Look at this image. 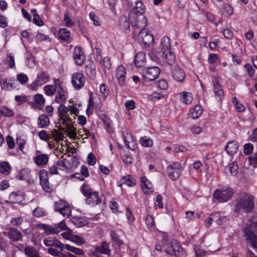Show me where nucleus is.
<instances>
[{
	"label": "nucleus",
	"instance_id": "nucleus-1",
	"mask_svg": "<svg viewBox=\"0 0 257 257\" xmlns=\"http://www.w3.org/2000/svg\"><path fill=\"white\" fill-rule=\"evenodd\" d=\"M127 7L130 9L129 18L133 28L143 29L147 25V18L143 14L145 12V7L139 1L134 4L127 2Z\"/></svg>",
	"mask_w": 257,
	"mask_h": 257
},
{
	"label": "nucleus",
	"instance_id": "nucleus-2",
	"mask_svg": "<svg viewBox=\"0 0 257 257\" xmlns=\"http://www.w3.org/2000/svg\"><path fill=\"white\" fill-rule=\"evenodd\" d=\"M254 207V197L252 195L244 193L240 194L236 200L234 211L240 212L241 210L245 212H251Z\"/></svg>",
	"mask_w": 257,
	"mask_h": 257
},
{
	"label": "nucleus",
	"instance_id": "nucleus-3",
	"mask_svg": "<svg viewBox=\"0 0 257 257\" xmlns=\"http://www.w3.org/2000/svg\"><path fill=\"white\" fill-rule=\"evenodd\" d=\"M244 236L249 241L251 246L257 248V221L249 220L244 228Z\"/></svg>",
	"mask_w": 257,
	"mask_h": 257
},
{
	"label": "nucleus",
	"instance_id": "nucleus-4",
	"mask_svg": "<svg viewBox=\"0 0 257 257\" xmlns=\"http://www.w3.org/2000/svg\"><path fill=\"white\" fill-rule=\"evenodd\" d=\"M151 58L159 63H163L164 64L172 65L176 61V56L171 51L163 52L161 54H156L154 52L149 53Z\"/></svg>",
	"mask_w": 257,
	"mask_h": 257
},
{
	"label": "nucleus",
	"instance_id": "nucleus-5",
	"mask_svg": "<svg viewBox=\"0 0 257 257\" xmlns=\"http://www.w3.org/2000/svg\"><path fill=\"white\" fill-rule=\"evenodd\" d=\"M134 29V33H137V31L140 30L138 34V41L146 49H151L154 42L153 35L149 33L144 28L138 29L133 28Z\"/></svg>",
	"mask_w": 257,
	"mask_h": 257
},
{
	"label": "nucleus",
	"instance_id": "nucleus-6",
	"mask_svg": "<svg viewBox=\"0 0 257 257\" xmlns=\"http://www.w3.org/2000/svg\"><path fill=\"white\" fill-rule=\"evenodd\" d=\"M164 247L166 252L170 255H174L177 257H186L187 255L186 251L176 240L165 244Z\"/></svg>",
	"mask_w": 257,
	"mask_h": 257
},
{
	"label": "nucleus",
	"instance_id": "nucleus-7",
	"mask_svg": "<svg viewBox=\"0 0 257 257\" xmlns=\"http://www.w3.org/2000/svg\"><path fill=\"white\" fill-rule=\"evenodd\" d=\"M50 79L49 74L47 72L42 71L38 73L36 79L32 83L27 85V87L31 90L37 91L39 87L48 82Z\"/></svg>",
	"mask_w": 257,
	"mask_h": 257
},
{
	"label": "nucleus",
	"instance_id": "nucleus-8",
	"mask_svg": "<svg viewBox=\"0 0 257 257\" xmlns=\"http://www.w3.org/2000/svg\"><path fill=\"white\" fill-rule=\"evenodd\" d=\"M234 192L231 188L217 189L213 194V198L220 202H225L231 198Z\"/></svg>",
	"mask_w": 257,
	"mask_h": 257
},
{
	"label": "nucleus",
	"instance_id": "nucleus-9",
	"mask_svg": "<svg viewBox=\"0 0 257 257\" xmlns=\"http://www.w3.org/2000/svg\"><path fill=\"white\" fill-rule=\"evenodd\" d=\"M160 73V69L156 66L145 68L142 70L143 77L148 81H153L157 78Z\"/></svg>",
	"mask_w": 257,
	"mask_h": 257
},
{
	"label": "nucleus",
	"instance_id": "nucleus-10",
	"mask_svg": "<svg viewBox=\"0 0 257 257\" xmlns=\"http://www.w3.org/2000/svg\"><path fill=\"white\" fill-rule=\"evenodd\" d=\"M54 210L58 211L64 217H69L71 213V209L68 203L62 200H59L55 202Z\"/></svg>",
	"mask_w": 257,
	"mask_h": 257
},
{
	"label": "nucleus",
	"instance_id": "nucleus-11",
	"mask_svg": "<svg viewBox=\"0 0 257 257\" xmlns=\"http://www.w3.org/2000/svg\"><path fill=\"white\" fill-rule=\"evenodd\" d=\"M183 169V167L180 163L175 162L167 167L168 175L172 180H177L180 177Z\"/></svg>",
	"mask_w": 257,
	"mask_h": 257
},
{
	"label": "nucleus",
	"instance_id": "nucleus-12",
	"mask_svg": "<svg viewBox=\"0 0 257 257\" xmlns=\"http://www.w3.org/2000/svg\"><path fill=\"white\" fill-rule=\"evenodd\" d=\"M58 111L59 113L62 115L63 118H67L70 121H72V119L68 114V112H70L71 114L76 115L79 112V110L74 105H69L68 107H66L62 104L58 107Z\"/></svg>",
	"mask_w": 257,
	"mask_h": 257
},
{
	"label": "nucleus",
	"instance_id": "nucleus-13",
	"mask_svg": "<svg viewBox=\"0 0 257 257\" xmlns=\"http://www.w3.org/2000/svg\"><path fill=\"white\" fill-rule=\"evenodd\" d=\"M86 202L92 206L101 204L104 205L105 203V198L104 195L99 196L98 192H93L87 198Z\"/></svg>",
	"mask_w": 257,
	"mask_h": 257
},
{
	"label": "nucleus",
	"instance_id": "nucleus-14",
	"mask_svg": "<svg viewBox=\"0 0 257 257\" xmlns=\"http://www.w3.org/2000/svg\"><path fill=\"white\" fill-rule=\"evenodd\" d=\"M71 82L73 87L76 89L79 90L84 86L85 83V78L82 73L76 72L72 75Z\"/></svg>",
	"mask_w": 257,
	"mask_h": 257
},
{
	"label": "nucleus",
	"instance_id": "nucleus-15",
	"mask_svg": "<svg viewBox=\"0 0 257 257\" xmlns=\"http://www.w3.org/2000/svg\"><path fill=\"white\" fill-rule=\"evenodd\" d=\"M77 162L75 157L70 155L67 156L66 158L57 162V165L60 170H64L73 167L74 163Z\"/></svg>",
	"mask_w": 257,
	"mask_h": 257
},
{
	"label": "nucleus",
	"instance_id": "nucleus-16",
	"mask_svg": "<svg viewBox=\"0 0 257 257\" xmlns=\"http://www.w3.org/2000/svg\"><path fill=\"white\" fill-rule=\"evenodd\" d=\"M122 136L126 147L128 149H134L135 148V143L134 138L132 136L130 130L127 128H124L122 131Z\"/></svg>",
	"mask_w": 257,
	"mask_h": 257
},
{
	"label": "nucleus",
	"instance_id": "nucleus-17",
	"mask_svg": "<svg viewBox=\"0 0 257 257\" xmlns=\"http://www.w3.org/2000/svg\"><path fill=\"white\" fill-rule=\"evenodd\" d=\"M40 183L43 190L47 192H50L51 188L49 185L48 174L46 171L41 170L39 173Z\"/></svg>",
	"mask_w": 257,
	"mask_h": 257
},
{
	"label": "nucleus",
	"instance_id": "nucleus-18",
	"mask_svg": "<svg viewBox=\"0 0 257 257\" xmlns=\"http://www.w3.org/2000/svg\"><path fill=\"white\" fill-rule=\"evenodd\" d=\"M4 234L7 236L13 241H18L22 240L23 235L16 228L10 227L8 229L7 232H4Z\"/></svg>",
	"mask_w": 257,
	"mask_h": 257
},
{
	"label": "nucleus",
	"instance_id": "nucleus-19",
	"mask_svg": "<svg viewBox=\"0 0 257 257\" xmlns=\"http://www.w3.org/2000/svg\"><path fill=\"white\" fill-rule=\"evenodd\" d=\"M212 82L214 93L217 99L219 101H221L224 97V91L222 86L219 83L218 78L214 77Z\"/></svg>",
	"mask_w": 257,
	"mask_h": 257
},
{
	"label": "nucleus",
	"instance_id": "nucleus-20",
	"mask_svg": "<svg viewBox=\"0 0 257 257\" xmlns=\"http://www.w3.org/2000/svg\"><path fill=\"white\" fill-rule=\"evenodd\" d=\"M126 69L122 65H120L116 68L115 76L121 86H124L126 85Z\"/></svg>",
	"mask_w": 257,
	"mask_h": 257
},
{
	"label": "nucleus",
	"instance_id": "nucleus-21",
	"mask_svg": "<svg viewBox=\"0 0 257 257\" xmlns=\"http://www.w3.org/2000/svg\"><path fill=\"white\" fill-rule=\"evenodd\" d=\"M57 91L56 92L57 95L55 96V100L58 103H63L66 101V98L65 96V91L62 86V84L59 83L58 82H55Z\"/></svg>",
	"mask_w": 257,
	"mask_h": 257
},
{
	"label": "nucleus",
	"instance_id": "nucleus-22",
	"mask_svg": "<svg viewBox=\"0 0 257 257\" xmlns=\"http://www.w3.org/2000/svg\"><path fill=\"white\" fill-rule=\"evenodd\" d=\"M141 187L143 191L146 194L152 193L153 191V186L152 184L149 181L145 176H142L141 178Z\"/></svg>",
	"mask_w": 257,
	"mask_h": 257
},
{
	"label": "nucleus",
	"instance_id": "nucleus-23",
	"mask_svg": "<svg viewBox=\"0 0 257 257\" xmlns=\"http://www.w3.org/2000/svg\"><path fill=\"white\" fill-rule=\"evenodd\" d=\"M173 78L177 81L181 82L185 78V73L178 66H175L171 71Z\"/></svg>",
	"mask_w": 257,
	"mask_h": 257
},
{
	"label": "nucleus",
	"instance_id": "nucleus-24",
	"mask_svg": "<svg viewBox=\"0 0 257 257\" xmlns=\"http://www.w3.org/2000/svg\"><path fill=\"white\" fill-rule=\"evenodd\" d=\"M99 253L109 255L111 253V249L109 248V244L106 241L102 242L99 245H94Z\"/></svg>",
	"mask_w": 257,
	"mask_h": 257
},
{
	"label": "nucleus",
	"instance_id": "nucleus-25",
	"mask_svg": "<svg viewBox=\"0 0 257 257\" xmlns=\"http://www.w3.org/2000/svg\"><path fill=\"white\" fill-rule=\"evenodd\" d=\"M15 80L13 78H4L0 81V85L3 89L11 90L14 88Z\"/></svg>",
	"mask_w": 257,
	"mask_h": 257
},
{
	"label": "nucleus",
	"instance_id": "nucleus-26",
	"mask_svg": "<svg viewBox=\"0 0 257 257\" xmlns=\"http://www.w3.org/2000/svg\"><path fill=\"white\" fill-rule=\"evenodd\" d=\"M73 58L76 64L81 65L83 63L84 56L81 48L79 47H75L74 49Z\"/></svg>",
	"mask_w": 257,
	"mask_h": 257
},
{
	"label": "nucleus",
	"instance_id": "nucleus-27",
	"mask_svg": "<svg viewBox=\"0 0 257 257\" xmlns=\"http://www.w3.org/2000/svg\"><path fill=\"white\" fill-rule=\"evenodd\" d=\"M161 50L160 52L157 53V54H161L163 52L171 51V44L170 42V39L165 36L162 38L161 41V45L160 46Z\"/></svg>",
	"mask_w": 257,
	"mask_h": 257
},
{
	"label": "nucleus",
	"instance_id": "nucleus-28",
	"mask_svg": "<svg viewBox=\"0 0 257 257\" xmlns=\"http://www.w3.org/2000/svg\"><path fill=\"white\" fill-rule=\"evenodd\" d=\"M59 82V83L62 84V82L59 79L56 78L53 79L54 85H47L44 87V91L45 94L48 96H52L54 95L55 92L57 91V88L56 87L55 82Z\"/></svg>",
	"mask_w": 257,
	"mask_h": 257
},
{
	"label": "nucleus",
	"instance_id": "nucleus-29",
	"mask_svg": "<svg viewBox=\"0 0 257 257\" xmlns=\"http://www.w3.org/2000/svg\"><path fill=\"white\" fill-rule=\"evenodd\" d=\"M135 65L136 67L140 68L144 67L146 64V54L140 52L137 54L134 59Z\"/></svg>",
	"mask_w": 257,
	"mask_h": 257
},
{
	"label": "nucleus",
	"instance_id": "nucleus-30",
	"mask_svg": "<svg viewBox=\"0 0 257 257\" xmlns=\"http://www.w3.org/2000/svg\"><path fill=\"white\" fill-rule=\"evenodd\" d=\"M58 37L62 41L70 42L71 37L70 33L66 28H61L59 29Z\"/></svg>",
	"mask_w": 257,
	"mask_h": 257
},
{
	"label": "nucleus",
	"instance_id": "nucleus-31",
	"mask_svg": "<svg viewBox=\"0 0 257 257\" xmlns=\"http://www.w3.org/2000/svg\"><path fill=\"white\" fill-rule=\"evenodd\" d=\"M225 149L228 154L234 155L238 150V144L235 141H230L227 144Z\"/></svg>",
	"mask_w": 257,
	"mask_h": 257
},
{
	"label": "nucleus",
	"instance_id": "nucleus-32",
	"mask_svg": "<svg viewBox=\"0 0 257 257\" xmlns=\"http://www.w3.org/2000/svg\"><path fill=\"white\" fill-rule=\"evenodd\" d=\"M130 23L131 22L129 18L122 17L119 20V27L123 32L127 33L130 31Z\"/></svg>",
	"mask_w": 257,
	"mask_h": 257
},
{
	"label": "nucleus",
	"instance_id": "nucleus-33",
	"mask_svg": "<svg viewBox=\"0 0 257 257\" xmlns=\"http://www.w3.org/2000/svg\"><path fill=\"white\" fill-rule=\"evenodd\" d=\"M85 72L90 79H93L96 74L95 64L91 62H88L85 65Z\"/></svg>",
	"mask_w": 257,
	"mask_h": 257
},
{
	"label": "nucleus",
	"instance_id": "nucleus-34",
	"mask_svg": "<svg viewBox=\"0 0 257 257\" xmlns=\"http://www.w3.org/2000/svg\"><path fill=\"white\" fill-rule=\"evenodd\" d=\"M193 99V95L191 92L183 91L180 94V100L184 104H189L191 103Z\"/></svg>",
	"mask_w": 257,
	"mask_h": 257
},
{
	"label": "nucleus",
	"instance_id": "nucleus-35",
	"mask_svg": "<svg viewBox=\"0 0 257 257\" xmlns=\"http://www.w3.org/2000/svg\"><path fill=\"white\" fill-rule=\"evenodd\" d=\"M202 107L200 105H196L189 111V116L192 118H198L202 113Z\"/></svg>",
	"mask_w": 257,
	"mask_h": 257
},
{
	"label": "nucleus",
	"instance_id": "nucleus-36",
	"mask_svg": "<svg viewBox=\"0 0 257 257\" xmlns=\"http://www.w3.org/2000/svg\"><path fill=\"white\" fill-rule=\"evenodd\" d=\"M50 123V119L48 116L45 114H41L38 118L37 124L40 128H45Z\"/></svg>",
	"mask_w": 257,
	"mask_h": 257
},
{
	"label": "nucleus",
	"instance_id": "nucleus-37",
	"mask_svg": "<svg viewBox=\"0 0 257 257\" xmlns=\"http://www.w3.org/2000/svg\"><path fill=\"white\" fill-rule=\"evenodd\" d=\"M49 160V157L47 154H41L36 156L34 158V161L37 166L46 165Z\"/></svg>",
	"mask_w": 257,
	"mask_h": 257
},
{
	"label": "nucleus",
	"instance_id": "nucleus-38",
	"mask_svg": "<svg viewBox=\"0 0 257 257\" xmlns=\"http://www.w3.org/2000/svg\"><path fill=\"white\" fill-rule=\"evenodd\" d=\"M71 222L77 227H81L87 224V221L83 217H73Z\"/></svg>",
	"mask_w": 257,
	"mask_h": 257
},
{
	"label": "nucleus",
	"instance_id": "nucleus-39",
	"mask_svg": "<svg viewBox=\"0 0 257 257\" xmlns=\"http://www.w3.org/2000/svg\"><path fill=\"white\" fill-rule=\"evenodd\" d=\"M121 180L123 184L130 187H133L136 184L135 178L130 175L122 177Z\"/></svg>",
	"mask_w": 257,
	"mask_h": 257
},
{
	"label": "nucleus",
	"instance_id": "nucleus-40",
	"mask_svg": "<svg viewBox=\"0 0 257 257\" xmlns=\"http://www.w3.org/2000/svg\"><path fill=\"white\" fill-rule=\"evenodd\" d=\"M238 168L237 163L233 162L225 168V170L226 172L228 171L231 175L234 176L237 173Z\"/></svg>",
	"mask_w": 257,
	"mask_h": 257
},
{
	"label": "nucleus",
	"instance_id": "nucleus-41",
	"mask_svg": "<svg viewBox=\"0 0 257 257\" xmlns=\"http://www.w3.org/2000/svg\"><path fill=\"white\" fill-rule=\"evenodd\" d=\"M11 172V166L8 162L0 163V172L4 175H8Z\"/></svg>",
	"mask_w": 257,
	"mask_h": 257
},
{
	"label": "nucleus",
	"instance_id": "nucleus-42",
	"mask_svg": "<svg viewBox=\"0 0 257 257\" xmlns=\"http://www.w3.org/2000/svg\"><path fill=\"white\" fill-rule=\"evenodd\" d=\"M25 253L28 257H40L38 251L32 247H26Z\"/></svg>",
	"mask_w": 257,
	"mask_h": 257
},
{
	"label": "nucleus",
	"instance_id": "nucleus-43",
	"mask_svg": "<svg viewBox=\"0 0 257 257\" xmlns=\"http://www.w3.org/2000/svg\"><path fill=\"white\" fill-rule=\"evenodd\" d=\"M146 223L147 227L150 230L155 229V221L153 216L148 214L145 217Z\"/></svg>",
	"mask_w": 257,
	"mask_h": 257
},
{
	"label": "nucleus",
	"instance_id": "nucleus-44",
	"mask_svg": "<svg viewBox=\"0 0 257 257\" xmlns=\"http://www.w3.org/2000/svg\"><path fill=\"white\" fill-rule=\"evenodd\" d=\"M43 228L44 229L45 232L47 234H58L59 233L60 230L55 227H52L49 225L43 224Z\"/></svg>",
	"mask_w": 257,
	"mask_h": 257
},
{
	"label": "nucleus",
	"instance_id": "nucleus-45",
	"mask_svg": "<svg viewBox=\"0 0 257 257\" xmlns=\"http://www.w3.org/2000/svg\"><path fill=\"white\" fill-rule=\"evenodd\" d=\"M64 21L67 27H71L75 25V22L72 19V15L69 13H67L64 15Z\"/></svg>",
	"mask_w": 257,
	"mask_h": 257
},
{
	"label": "nucleus",
	"instance_id": "nucleus-46",
	"mask_svg": "<svg viewBox=\"0 0 257 257\" xmlns=\"http://www.w3.org/2000/svg\"><path fill=\"white\" fill-rule=\"evenodd\" d=\"M65 248L67 250L71 251L77 255H82L84 254V252L82 249L71 246L69 244H66Z\"/></svg>",
	"mask_w": 257,
	"mask_h": 257
},
{
	"label": "nucleus",
	"instance_id": "nucleus-47",
	"mask_svg": "<svg viewBox=\"0 0 257 257\" xmlns=\"http://www.w3.org/2000/svg\"><path fill=\"white\" fill-rule=\"evenodd\" d=\"M63 130L64 131L67 133V135L70 138L73 139H75L77 134L76 132V128L71 124L70 125H68V127L66 130H64V128Z\"/></svg>",
	"mask_w": 257,
	"mask_h": 257
},
{
	"label": "nucleus",
	"instance_id": "nucleus-48",
	"mask_svg": "<svg viewBox=\"0 0 257 257\" xmlns=\"http://www.w3.org/2000/svg\"><path fill=\"white\" fill-rule=\"evenodd\" d=\"M87 253L88 257H102L101 254L96 249V248H95L94 245L91 246L87 250Z\"/></svg>",
	"mask_w": 257,
	"mask_h": 257
},
{
	"label": "nucleus",
	"instance_id": "nucleus-49",
	"mask_svg": "<svg viewBox=\"0 0 257 257\" xmlns=\"http://www.w3.org/2000/svg\"><path fill=\"white\" fill-rule=\"evenodd\" d=\"M9 199L12 203H18L21 201V196L16 192H12L9 196Z\"/></svg>",
	"mask_w": 257,
	"mask_h": 257
},
{
	"label": "nucleus",
	"instance_id": "nucleus-50",
	"mask_svg": "<svg viewBox=\"0 0 257 257\" xmlns=\"http://www.w3.org/2000/svg\"><path fill=\"white\" fill-rule=\"evenodd\" d=\"M140 143L145 147H150L153 145V141L146 137H143L140 139Z\"/></svg>",
	"mask_w": 257,
	"mask_h": 257
},
{
	"label": "nucleus",
	"instance_id": "nucleus-51",
	"mask_svg": "<svg viewBox=\"0 0 257 257\" xmlns=\"http://www.w3.org/2000/svg\"><path fill=\"white\" fill-rule=\"evenodd\" d=\"M53 138L57 141L63 140L64 137L62 133L57 130H54L52 131Z\"/></svg>",
	"mask_w": 257,
	"mask_h": 257
},
{
	"label": "nucleus",
	"instance_id": "nucleus-52",
	"mask_svg": "<svg viewBox=\"0 0 257 257\" xmlns=\"http://www.w3.org/2000/svg\"><path fill=\"white\" fill-rule=\"evenodd\" d=\"M6 62L10 68L12 69L15 67V59L11 54H7Z\"/></svg>",
	"mask_w": 257,
	"mask_h": 257
},
{
	"label": "nucleus",
	"instance_id": "nucleus-53",
	"mask_svg": "<svg viewBox=\"0 0 257 257\" xmlns=\"http://www.w3.org/2000/svg\"><path fill=\"white\" fill-rule=\"evenodd\" d=\"M81 191L82 194L87 197L93 192L91 191L89 186L87 184H83L81 186Z\"/></svg>",
	"mask_w": 257,
	"mask_h": 257
},
{
	"label": "nucleus",
	"instance_id": "nucleus-54",
	"mask_svg": "<svg viewBox=\"0 0 257 257\" xmlns=\"http://www.w3.org/2000/svg\"><path fill=\"white\" fill-rule=\"evenodd\" d=\"M35 102L40 105L39 108H41V106L44 105L45 100L42 95L37 94L34 96V97Z\"/></svg>",
	"mask_w": 257,
	"mask_h": 257
},
{
	"label": "nucleus",
	"instance_id": "nucleus-55",
	"mask_svg": "<svg viewBox=\"0 0 257 257\" xmlns=\"http://www.w3.org/2000/svg\"><path fill=\"white\" fill-rule=\"evenodd\" d=\"M57 240L52 237H48L44 239V243L47 246H55Z\"/></svg>",
	"mask_w": 257,
	"mask_h": 257
},
{
	"label": "nucleus",
	"instance_id": "nucleus-56",
	"mask_svg": "<svg viewBox=\"0 0 257 257\" xmlns=\"http://www.w3.org/2000/svg\"><path fill=\"white\" fill-rule=\"evenodd\" d=\"M149 97L151 101H156L163 98L164 95L162 93L155 92L149 95Z\"/></svg>",
	"mask_w": 257,
	"mask_h": 257
},
{
	"label": "nucleus",
	"instance_id": "nucleus-57",
	"mask_svg": "<svg viewBox=\"0 0 257 257\" xmlns=\"http://www.w3.org/2000/svg\"><path fill=\"white\" fill-rule=\"evenodd\" d=\"M89 18L93 22V24L95 26L100 25V21L99 18L95 15L94 12H90L89 14Z\"/></svg>",
	"mask_w": 257,
	"mask_h": 257
},
{
	"label": "nucleus",
	"instance_id": "nucleus-58",
	"mask_svg": "<svg viewBox=\"0 0 257 257\" xmlns=\"http://www.w3.org/2000/svg\"><path fill=\"white\" fill-rule=\"evenodd\" d=\"M26 142L27 140L21 137H19L16 139V143L19 146L20 150L22 152L23 151Z\"/></svg>",
	"mask_w": 257,
	"mask_h": 257
},
{
	"label": "nucleus",
	"instance_id": "nucleus-59",
	"mask_svg": "<svg viewBox=\"0 0 257 257\" xmlns=\"http://www.w3.org/2000/svg\"><path fill=\"white\" fill-rule=\"evenodd\" d=\"M233 8L228 5H225L223 7V13L225 17H229L233 14Z\"/></svg>",
	"mask_w": 257,
	"mask_h": 257
},
{
	"label": "nucleus",
	"instance_id": "nucleus-60",
	"mask_svg": "<svg viewBox=\"0 0 257 257\" xmlns=\"http://www.w3.org/2000/svg\"><path fill=\"white\" fill-rule=\"evenodd\" d=\"M195 255L196 257H204L206 255V251L204 249L201 248L199 246H195L194 247Z\"/></svg>",
	"mask_w": 257,
	"mask_h": 257
},
{
	"label": "nucleus",
	"instance_id": "nucleus-61",
	"mask_svg": "<svg viewBox=\"0 0 257 257\" xmlns=\"http://www.w3.org/2000/svg\"><path fill=\"white\" fill-rule=\"evenodd\" d=\"M15 99L18 102L19 105H21L24 102L28 101V98L25 95H16Z\"/></svg>",
	"mask_w": 257,
	"mask_h": 257
},
{
	"label": "nucleus",
	"instance_id": "nucleus-62",
	"mask_svg": "<svg viewBox=\"0 0 257 257\" xmlns=\"http://www.w3.org/2000/svg\"><path fill=\"white\" fill-rule=\"evenodd\" d=\"M24 219L22 217H18L13 218L11 220V223L13 226H20L23 222Z\"/></svg>",
	"mask_w": 257,
	"mask_h": 257
},
{
	"label": "nucleus",
	"instance_id": "nucleus-63",
	"mask_svg": "<svg viewBox=\"0 0 257 257\" xmlns=\"http://www.w3.org/2000/svg\"><path fill=\"white\" fill-rule=\"evenodd\" d=\"M99 90L104 97H106L109 94V89L107 88V86L103 83L100 85Z\"/></svg>",
	"mask_w": 257,
	"mask_h": 257
},
{
	"label": "nucleus",
	"instance_id": "nucleus-64",
	"mask_svg": "<svg viewBox=\"0 0 257 257\" xmlns=\"http://www.w3.org/2000/svg\"><path fill=\"white\" fill-rule=\"evenodd\" d=\"M0 113L5 116H12L14 115V112L7 107H3L0 109Z\"/></svg>",
	"mask_w": 257,
	"mask_h": 257
}]
</instances>
